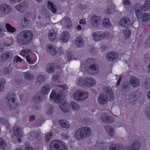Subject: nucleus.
Listing matches in <instances>:
<instances>
[{
  "mask_svg": "<svg viewBox=\"0 0 150 150\" xmlns=\"http://www.w3.org/2000/svg\"><path fill=\"white\" fill-rule=\"evenodd\" d=\"M50 98L53 99L54 101L57 103H59L60 109L65 112H69L70 106L68 103L64 100L63 97L59 93H57L56 90H53L51 93Z\"/></svg>",
  "mask_w": 150,
  "mask_h": 150,
  "instance_id": "f257e3e1",
  "label": "nucleus"
},
{
  "mask_svg": "<svg viewBox=\"0 0 150 150\" xmlns=\"http://www.w3.org/2000/svg\"><path fill=\"white\" fill-rule=\"evenodd\" d=\"M33 37V33L30 30H24L21 31L18 35L17 40L22 45H26L30 42Z\"/></svg>",
  "mask_w": 150,
  "mask_h": 150,
  "instance_id": "f03ea898",
  "label": "nucleus"
},
{
  "mask_svg": "<svg viewBox=\"0 0 150 150\" xmlns=\"http://www.w3.org/2000/svg\"><path fill=\"white\" fill-rule=\"evenodd\" d=\"M50 150H67V148L65 144L56 140L52 141L49 145Z\"/></svg>",
  "mask_w": 150,
  "mask_h": 150,
  "instance_id": "7ed1b4c3",
  "label": "nucleus"
},
{
  "mask_svg": "<svg viewBox=\"0 0 150 150\" xmlns=\"http://www.w3.org/2000/svg\"><path fill=\"white\" fill-rule=\"evenodd\" d=\"M73 96L75 100L80 101L87 98L88 96V94L85 91L79 90L74 93Z\"/></svg>",
  "mask_w": 150,
  "mask_h": 150,
  "instance_id": "20e7f679",
  "label": "nucleus"
},
{
  "mask_svg": "<svg viewBox=\"0 0 150 150\" xmlns=\"http://www.w3.org/2000/svg\"><path fill=\"white\" fill-rule=\"evenodd\" d=\"M140 94L141 93L138 90H137L132 93L130 95L128 96L127 98L129 100V102L132 105L135 104L137 99L140 97Z\"/></svg>",
  "mask_w": 150,
  "mask_h": 150,
  "instance_id": "39448f33",
  "label": "nucleus"
},
{
  "mask_svg": "<svg viewBox=\"0 0 150 150\" xmlns=\"http://www.w3.org/2000/svg\"><path fill=\"white\" fill-rule=\"evenodd\" d=\"M101 120L103 123L108 124L112 123L115 120L114 117L107 113H103L102 115Z\"/></svg>",
  "mask_w": 150,
  "mask_h": 150,
  "instance_id": "423d86ee",
  "label": "nucleus"
},
{
  "mask_svg": "<svg viewBox=\"0 0 150 150\" xmlns=\"http://www.w3.org/2000/svg\"><path fill=\"white\" fill-rule=\"evenodd\" d=\"M101 21L100 17L96 15H94L91 18V23L93 27L98 28L100 25Z\"/></svg>",
  "mask_w": 150,
  "mask_h": 150,
  "instance_id": "0eeeda50",
  "label": "nucleus"
},
{
  "mask_svg": "<svg viewBox=\"0 0 150 150\" xmlns=\"http://www.w3.org/2000/svg\"><path fill=\"white\" fill-rule=\"evenodd\" d=\"M140 146L139 142L137 140H135L131 144L130 147L126 146L123 150H139Z\"/></svg>",
  "mask_w": 150,
  "mask_h": 150,
  "instance_id": "6e6552de",
  "label": "nucleus"
},
{
  "mask_svg": "<svg viewBox=\"0 0 150 150\" xmlns=\"http://www.w3.org/2000/svg\"><path fill=\"white\" fill-rule=\"evenodd\" d=\"M11 11V7L9 5L4 4L0 6V12L2 15L9 13Z\"/></svg>",
  "mask_w": 150,
  "mask_h": 150,
  "instance_id": "1a4fd4ad",
  "label": "nucleus"
},
{
  "mask_svg": "<svg viewBox=\"0 0 150 150\" xmlns=\"http://www.w3.org/2000/svg\"><path fill=\"white\" fill-rule=\"evenodd\" d=\"M13 56V52L11 51L6 52L0 55V61L1 62H4L7 59L12 57Z\"/></svg>",
  "mask_w": 150,
  "mask_h": 150,
  "instance_id": "9d476101",
  "label": "nucleus"
},
{
  "mask_svg": "<svg viewBox=\"0 0 150 150\" xmlns=\"http://www.w3.org/2000/svg\"><path fill=\"white\" fill-rule=\"evenodd\" d=\"M99 67L97 64L90 65L87 70L88 72L91 74H96L99 71Z\"/></svg>",
  "mask_w": 150,
  "mask_h": 150,
  "instance_id": "9b49d317",
  "label": "nucleus"
},
{
  "mask_svg": "<svg viewBox=\"0 0 150 150\" xmlns=\"http://www.w3.org/2000/svg\"><path fill=\"white\" fill-rule=\"evenodd\" d=\"M107 59L110 61H113L118 57L117 53L115 51L109 52L106 54Z\"/></svg>",
  "mask_w": 150,
  "mask_h": 150,
  "instance_id": "f8f14e48",
  "label": "nucleus"
},
{
  "mask_svg": "<svg viewBox=\"0 0 150 150\" xmlns=\"http://www.w3.org/2000/svg\"><path fill=\"white\" fill-rule=\"evenodd\" d=\"M57 32L54 29H52L49 32L48 35V38L50 41L54 42L57 39L58 35Z\"/></svg>",
  "mask_w": 150,
  "mask_h": 150,
  "instance_id": "ddd939ff",
  "label": "nucleus"
},
{
  "mask_svg": "<svg viewBox=\"0 0 150 150\" xmlns=\"http://www.w3.org/2000/svg\"><path fill=\"white\" fill-rule=\"evenodd\" d=\"M61 23L63 25L66 26L67 28H70L72 26V23L71 19L67 17H64L61 21Z\"/></svg>",
  "mask_w": 150,
  "mask_h": 150,
  "instance_id": "4468645a",
  "label": "nucleus"
},
{
  "mask_svg": "<svg viewBox=\"0 0 150 150\" xmlns=\"http://www.w3.org/2000/svg\"><path fill=\"white\" fill-rule=\"evenodd\" d=\"M13 129V134L15 136L18 137H22L23 135V132L22 128L15 126L14 127Z\"/></svg>",
  "mask_w": 150,
  "mask_h": 150,
  "instance_id": "2eb2a0df",
  "label": "nucleus"
},
{
  "mask_svg": "<svg viewBox=\"0 0 150 150\" xmlns=\"http://www.w3.org/2000/svg\"><path fill=\"white\" fill-rule=\"evenodd\" d=\"M46 50L47 52L52 56L56 55L57 52L54 47L51 44L47 45L46 46Z\"/></svg>",
  "mask_w": 150,
  "mask_h": 150,
  "instance_id": "dca6fc26",
  "label": "nucleus"
},
{
  "mask_svg": "<svg viewBox=\"0 0 150 150\" xmlns=\"http://www.w3.org/2000/svg\"><path fill=\"white\" fill-rule=\"evenodd\" d=\"M75 137L76 139L79 140L81 139H85L81 127L78 129L76 131Z\"/></svg>",
  "mask_w": 150,
  "mask_h": 150,
  "instance_id": "f3484780",
  "label": "nucleus"
},
{
  "mask_svg": "<svg viewBox=\"0 0 150 150\" xmlns=\"http://www.w3.org/2000/svg\"><path fill=\"white\" fill-rule=\"evenodd\" d=\"M70 38V34L67 31L63 32L60 35V38L63 42H67Z\"/></svg>",
  "mask_w": 150,
  "mask_h": 150,
  "instance_id": "a211bd4d",
  "label": "nucleus"
},
{
  "mask_svg": "<svg viewBox=\"0 0 150 150\" xmlns=\"http://www.w3.org/2000/svg\"><path fill=\"white\" fill-rule=\"evenodd\" d=\"M129 81L131 85L134 87H137L139 85V79L134 76H132L130 78Z\"/></svg>",
  "mask_w": 150,
  "mask_h": 150,
  "instance_id": "6ab92c4d",
  "label": "nucleus"
},
{
  "mask_svg": "<svg viewBox=\"0 0 150 150\" xmlns=\"http://www.w3.org/2000/svg\"><path fill=\"white\" fill-rule=\"evenodd\" d=\"M115 8V5L112 3L105 10V14L107 15L112 14L113 13Z\"/></svg>",
  "mask_w": 150,
  "mask_h": 150,
  "instance_id": "aec40b11",
  "label": "nucleus"
},
{
  "mask_svg": "<svg viewBox=\"0 0 150 150\" xmlns=\"http://www.w3.org/2000/svg\"><path fill=\"white\" fill-rule=\"evenodd\" d=\"M51 86L49 84L45 85L42 86L41 88V92L44 95L47 94L50 91Z\"/></svg>",
  "mask_w": 150,
  "mask_h": 150,
  "instance_id": "412c9836",
  "label": "nucleus"
},
{
  "mask_svg": "<svg viewBox=\"0 0 150 150\" xmlns=\"http://www.w3.org/2000/svg\"><path fill=\"white\" fill-rule=\"evenodd\" d=\"M93 37L95 41H99L103 39L102 31H97L95 32L93 34Z\"/></svg>",
  "mask_w": 150,
  "mask_h": 150,
  "instance_id": "4be33fe9",
  "label": "nucleus"
},
{
  "mask_svg": "<svg viewBox=\"0 0 150 150\" xmlns=\"http://www.w3.org/2000/svg\"><path fill=\"white\" fill-rule=\"evenodd\" d=\"M81 127L85 139L87 137H89L91 133V129L90 127Z\"/></svg>",
  "mask_w": 150,
  "mask_h": 150,
  "instance_id": "5701e85b",
  "label": "nucleus"
},
{
  "mask_svg": "<svg viewBox=\"0 0 150 150\" xmlns=\"http://www.w3.org/2000/svg\"><path fill=\"white\" fill-rule=\"evenodd\" d=\"M84 42L83 38L80 37H77L75 40V44L78 47H82L84 45Z\"/></svg>",
  "mask_w": 150,
  "mask_h": 150,
  "instance_id": "b1692460",
  "label": "nucleus"
},
{
  "mask_svg": "<svg viewBox=\"0 0 150 150\" xmlns=\"http://www.w3.org/2000/svg\"><path fill=\"white\" fill-rule=\"evenodd\" d=\"M108 100L107 95L104 94L100 95L99 96L98 102L101 104H105Z\"/></svg>",
  "mask_w": 150,
  "mask_h": 150,
  "instance_id": "393cba45",
  "label": "nucleus"
},
{
  "mask_svg": "<svg viewBox=\"0 0 150 150\" xmlns=\"http://www.w3.org/2000/svg\"><path fill=\"white\" fill-rule=\"evenodd\" d=\"M27 8V6L25 3H21L16 6V9L20 12L25 11Z\"/></svg>",
  "mask_w": 150,
  "mask_h": 150,
  "instance_id": "a878e982",
  "label": "nucleus"
},
{
  "mask_svg": "<svg viewBox=\"0 0 150 150\" xmlns=\"http://www.w3.org/2000/svg\"><path fill=\"white\" fill-rule=\"evenodd\" d=\"M122 27L128 28L131 25V23L129 18L127 17L122 19Z\"/></svg>",
  "mask_w": 150,
  "mask_h": 150,
  "instance_id": "bb28decb",
  "label": "nucleus"
},
{
  "mask_svg": "<svg viewBox=\"0 0 150 150\" xmlns=\"http://www.w3.org/2000/svg\"><path fill=\"white\" fill-rule=\"evenodd\" d=\"M86 82V86L88 87L93 86L95 84V81L92 78L87 77L85 78Z\"/></svg>",
  "mask_w": 150,
  "mask_h": 150,
  "instance_id": "cd10ccee",
  "label": "nucleus"
},
{
  "mask_svg": "<svg viewBox=\"0 0 150 150\" xmlns=\"http://www.w3.org/2000/svg\"><path fill=\"white\" fill-rule=\"evenodd\" d=\"M16 100H9L7 102V106L11 109L13 110L16 108Z\"/></svg>",
  "mask_w": 150,
  "mask_h": 150,
  "instance_id": "c85d7f7f",
  "label": "nucleus"
},
{
  "mask_svg": "<svg viewBox=\"0 0 150 150\" xmlns=\"http://www.w3.org/2000/svg\"><path fill=\"white\" fill-rule=\"evenodd\" d=\"M102 24L103 27L106 28H109L111 26L110 20L107 18H104L103 19Z\"/></svg>",
  "mask_w": 150,
  "mask_h": 150,
  "instance_id": "c756f323",
  "label": "nucleus"
},
{
  "mask_svg": "<svg viewBox=\"0 0 150 150\" xmlns=\"http://www.w3.org/2000/svg\"><path fill=\"white\" fill-rule=\"evenodd\" d=\"M55 68V65L54 64H49L46 66V71L48 73H52L54 71Z\"/></svg>",
  "mask_w": 150,
  "mask_h": 150,
  "instance_id": "7c9ffc66",
  "label": "nucleus"
},
{
  "mask_svg": "<svg viewBox=\"0 0 150 150\" xmlns=\"http://www.w3.org/2000/svg\"><path fill=\"white\" fill-rule=\"evenodd\" d=\"M23 75L24 79L26 80H32L34 78L33 75L28 71L23 72Z\"/></svg>",
  "mask_w": 150,
  "mask_h": 150,
  "instance_id": "2f4dec72",
  "label": "nucleus"
},
{
  "mask_svg": "<svg viewBox=\"0 0 150 150\" xmlns=\"http://www.w3.org/2000/svg\"><path fill=\"white\" fill-rule=\"evenodd\" d=\"M121 145L119 144H113L110 145L109 146L110 150H121Z\"/></svg>",
  "mask_w": 150,
  "mask_h": 150,
  "instance_id": "473e14b6",
  "label": "nucleus"
},
{
  "mask_svg": "<svg viewBox=\"0 0 150 150\" xmlns=\"http://www.w3.org/2000/svg\"><path fill=\"white\" fill-rule=\"evenodd\" d=\"M104 91L108 95L112 97L114 96V92L112 89L109 87H105L104 88Z\"/></svg>",
  "mask_w": 150,
  "mask_h": 150,
  "instance_id": "72a5a7b5",
  "label": "nucleus"
},
{
  "mask_svg": "<svg viewBox=\"0 0 150 150\" xmlns=\"http://www.w3.org/2000/svg\"><path fill=\"white\" fill-rule=\"evenodd\" d=\"M58 123L60 126L63 128H68L69 127V125L67 121L65 120H59Z\"/></svg>",
  "mask_w": 150,
  "mask_h": 150,
  "instance_id": "f704fd0d",
  "label": "nucleus"
},
{
  "mask_svg": "<svg viewBox=\"0 0 150 150\" xmlns=\"http://www.w3.org/2000/svg\"><path fill=\"white\" fill-rule=\"evenodd\" d=\"M48 8L53 13H55L57 11L56 6L54 5L50 1H48Z\"/></svg>",
  "mask_w": 150,
  "mask_h": 150,
  "instance_id": "c9c22d12",
  "label": "nucleus"
},
{
  "mask_svg": "<svg viewBox=\"0 0 150 150\" xmlns=\"http://www.w3.org/2000/svg\"><path fill=\"white\" fill-rule=\"evenodd\" d=\"M30 23V21L28 18L24 17L22 21L21 26L23 28H25Z\"/></svg>",
  "mask_w": 150,
  "mask_h": 150,
  "instance_id": "e433bc0d",
  "label": "nucleus"
},
{
  "mask_svg": "<svg viewBox=\"0 0 150 150\" xmlns=\"http://www.w3.org/2000/svg\"><path fill=\"white\" fill-rule=\"evenodd\" d=\"M6 30L10 33H12L16 31V28L12 26L8 23L6 24Z\"/></svg>",
  "mask_w": 150,
  "mask_h": 150,
  "instance_id": "4c0bfd02",
  "label": "nucleus"
},
{
  "mask_svg": "<svg viewBox=\"0 0 150 150\" xmlns=\"http://www.w3.org/2000/svg\"><path fill=\"white\" fill-rule=\"evenodd\" d=\"M124 30V38L127 39L129 38L131 36V32L128 28H126Z\"/></svg>",
  "mask_w": 150,
  "mask_h": 150,
  "instance_id": "58836bf2",
  "label": "nucleus"
},
{
  "mask_svg": "<svg viewBox=\"0 0 150 150\" xmlns=\"http://www.w3.org/2000/svg\"><path fill=\"white\" fill-rule=\"evenodd\" d=\"M71 106L72 108L74 111H77L80 108V106L79 104L73 101L71 102Z\"/></svg>",
  "mask_w": 150,
  "mask_h": 150,
  "instance_id": "ea45409f",
  "label": "nucleus"
},
{
  "mask_svg": "<svg viewBox=\"0 0 150 150\" xmlns=\"http://www.w3.org/2000/svg\"><path fill=\"white\" fill-rule=\"evenodd\" d=\"M45 79L43 76L41 75H38L36 78V82L39 85H40L45 81Z\"/></svg>",
  "mask_w": 150,
  "mask_h": 150,
  "instance_id": "a19ab883",
  "label": "nucleus"
},
{
  "mask_svg": "<svg viewBox=\"0 0 150 150\" xmlns=\"http://www.w3.org/2000/svg\"><path fill=\"white\" fill-rule=\"evenodd\" d=\"M16 97L15 94L13 93H9L6 96L7 101L9 100H16Z\"/></svg>",
  "mask_w": 150,
  "mask_h": 150,
  "instance_id": "79ce46f5",
  "label": "nucleus"
},
{
  "mask_svg": "<svg viewBox=\"0 0 150 150\" xmlns=\"http://www.w3.org/2000/svg\"><path fill=\"white\" fill-rule=\"evenodd\" d=\"M28 134L30 136V139L32 140L36 139L38 135V132L34 131L31 132L29 133Z\"/></svg>",
  "mask_w": 150,
  "mask_h": 150,
  "instance_id": "37998d69",
  "label": "nucleus"
},
{
  "mask_svg": "<svg viewBox=\"0 0 150 150\" xmlns=\"http://www.w3.org/2000/svg\"><path fill=\"white\" fill-rule=\"evenodd\" d=\"M150 19V14L146 13H144L142 20V22H146Z\"/></svg>",
  "mask_w": 150,
  "mask_h": 150,
  "instance_id": "c03bdc74",
  "label": "nucleus"
},
{
  "mask_svg": "<svg viewBox=\"0 0 150 150\" xmlns=\"http://www.w3.org/2000/svg\"><path fill=\"white\" fill-rule=\"evenodd\" d=\"M130 86V84L128 81L124 82L122 85V92H126L129 89Z\"/></svg>",
  "mask_w": 150,
  "mask_h": 150,
  "instance_id": "a18cd8bd",
  "label": "nucleus"
},
{
  "mask_svg": "<svg viewBox=\"0 0 150 150\" xmlns=\"http://www.w3.org/2000/svg\"><path fill=\"white\" fill-rule=\"evenodd\" d=\"M77 83L81 87L86 86V82L85 80V78H82L78 80V81Z\"/></svg>",
  "mask_w": 150,
  "mask_h": 150,
  "instance_id": "49530a36",
  "label": "nucleus"
},
{
  "mask_svg": "<svg viewBox=\"0 0 150 150\" xmlns=\"http://www.w3.org/2000/svg\"><path fill=\"white\" fill-rule=\"evenodd\" d=\"M44 122V120L42 118H41L35 122L33 126L34 127L41 126L43 123Z\"/></svg>",
  "mask_w": 150,
  "mask_h": 150,
  "instance_id": "de8ad7c7",
  "label": "nucleus"
},
{
  "mask_svg": "<svg viewBox=\"0 0 150 150\" xmlns=\"http://www.w3.org/2000/svg\"><path fill=\"white\" fill-rule=\"evenodd\" d=\"M13 42V39L10 38L8 39L7 41H5L4 42V44L5 46L8 47L12 44Z\"/></svg>",
  "mask_w": 150,
  "mask_h": 150,
  "instance_id": "09e8293b",
  "label": "nucleus"
},
{
  "mask_svg": "<svg viewBox=\"0 0 150 150\" xmlns=\"http://www.w3.org/2000/svg\"><path fill=\"white\" fill-rule=\"evenodd\" d=\"M106 129L107 130L109 135L111 137L112 136L114 132H115V129L111 127H109L108 129Z\"/></svg>",
  "mask_w": 150,
  "mask_h": 150,
  "instance_id": "8fccbe9b",
  "label": "nucleus"
},
{
  "mask_svg": "<svg viewBox=\"0 0 150 150\" xmlns=\"http://www.w3.org/2000/svg\"><path fill=\"white\" fill-rule=\"evenodd\" d=\"M6 146V141L2 138L0 137V148L4 149Z\"/></svg>",
  "mask_w": 150,
  "mask_h": 150,
  "instance_id": "3c124183",
  "label": "nucleus"
},
{
  "mask_svg": "<svg viewBox=\"0 0 150 150\" xmlns=\"http://www.w3.org/2000/svg\"><path fill=\"white\" fill-rule=\"evenodd\" d=\"M134 7L135 12L142 11V6L138 3L135 4Z\"/></svg>",
  "mask_w": 150,
  "mask_h": 150,
  "instance_id": "603ef678",
  "label": "nucleus"
},
{
  "mask_svg": "<svg viewBox=\"0 0 150 150\" xmlns=\"http://www.w3.org/2000/svg\"><path fill=\"white\" fill-rule=\"evenodd\" d=\"M57 89H60L61 92H67V86L64 85H58L57 86Z\"/></svg>",
  "mask_w": 150,
  "mask_h": 150,
  "instance_id": "864d4df0",
  "label": "nucleus"
},
{
  "mask_svg": "<svg viewBox=\"0 0 150 150\" xmlns=\"http://www.w3.org/2000/svg\"><path fill=\"white\" fill-rule=\"evenodd\" d=\"M0 124L6 126L8 124L7 120L3 117L0 118Z\"/></svg>",
  "mask_w": 150,
  "mask_h": 150,
  "instance_id": "5fc2aeb1",
  "label": "nucleus"
},
{
  "mask_svg": "<svg viewBox=\"0 0 150 150\" xmlns=\"http://www.w3.org/2000/svg\"><path fill=\"white\" fill-rule=\"evenodd\" d=\"M53 134V133L51 131H50L46 134L45 136L46 139L48 141L50 140L52 138Z\"/></svg>",
  "mask_w": 150,
  "mask_h": 150,
  "instance_id": "6e6d98bb",
  "label": "nucleus"
},
{
  "mask_svg": "<svg viewBox=\"0 0 150 150\" xmlns=\"http://www.w3.org/2000/svg\"><path fill=\"white\" fill-rule=\"evenodd\" d=\"M144 46L145 48L150 47V35L148 37L146 42H145Z\"/></svg>",
  "mask_w": 150,
  "mask_h": 150,
  "instance_id": "4d7b16f0",
  "label": "nucleus"
},
{
  "mask_svg": "<svg viewBox=\"0 0 150 150\" xmlns=\"http://www.w3.org/2000/svg\"><path fill=\"white\" fill-rule=\"evenodd\" d=\"M5 83V80L3 79H0V92L3 90L4 85Z\"/></svg>",
  "mask_w": 150,
  "mask_h": 150,
  "instance_id": "13d9d810",
  "label": "nucleus"
},
{
  "mask_svg": "<svg viewBox=\"0 0 150 150\" xmlns=\"http://www.w3.org/2000/svg\"><path fill=\"white\" fill-rule=\"evenodd\" d=\"M41 97L39 94H36L33 98V101L35 102H39L41 100Z\"/></svg>",
  "mask_w": 150,
  "mask_h": 150,
  "instance_id": "bf43d9fd",
  "label": "nucleus"
},
{
  "mask_svg": "<svg viewBox=\"0 0 150 150\" xmlns=\"http://www.w3.org/2000/svg\"><path fill=\"white\" fill-rule=\"evenodd\" d=\"M25 150H34L33 147L27 142L25 143Z\"/></svg>",
  "mask_w": 150,
  "mask_h": 150,
  "instance_id": "052dcab7",
  "label": "nucleus"
},
{
  "mask_svg": "<svg viewBox=\"0 0 150 150\" xmlns=\"http://www.w3.org/2000/svg\"><path fill=\"white\" fill-rule=\"evenodd\" d=\"M137 18L139 19H141L143 18V14H142V11H137L135 12Z\"/></svg>",
  "mask_w": 150,
  "mask_h": 150,
  "instance_id": "680f3d73",
  "label": "nucleus"
},
{
  "mask_svg": "<svg viewBox=\"0 0 150 150\" xmlns=\"http://www.w3.org/2000/svg\"><path fill=\"white\" fill-rule=\"evenodd\" d=\"M5 31V29L3 26L2 25H0V37L4 35Z\"/></svg>",
  "mask_w": 150,
  "mask_h": 150,
  "instance_id": "e2e57ef3",
  "label": "nucleus"
},
{
  "mask_svg": "<svg viewBox=\"0 0 150 150\" xmlns=\"http://www.w3.org/2000/svg\"><path fill=\"white\" fill-rule=\"evenodd\" d=\"M13 62H22V59L18 56H16L14 57L13 59Z\"/></svg>",
  "mask_w": 150,
  "mask_h": 150,
  "instance_id": "0e129e2a",
  "label": "nucleus"
},
{
  "mask_svg": "<svg viewBox=\"0 0 150 150\" xmlns=\"http://www.w3.org/2000/svg\"><path fill=\"white\" fill-rule=\"evenodd\" d=\"M30 51L29 49H26L22 50L21 53V54L23 56H25V55Z\"/></svg>",
  "mask_w": 150,
  "mask_h": 150,
  "instance_id": "69168bd1",
  "label": "nucleus"
},
{
  "mask_svg": "<svg viewBox=\"0 0 150 150\" xmlns=\"http://www.w3.org/2000/svg\"><path fill=\"white\" fill-rule=\"evenodd\" d=\"M26 59L27 61V62L28 63L32 64L34 63V62L33 60L32 59V58L30 57L28 55L26 57Z\"/></svg>",
  "mask_w": 150,
  "mask_h": 150,
  "instance_id": "338daca9",
  "label": "nucleus"
},
{
  "mask_svg": "<svg viewBox=\"0 0 150 150\" xmlns=\"http://www.w3.org/2000/svg\"><path fill=\"white\" fill-rule=\"evenodd\" d=\"M146 110V113L148 117L150 119V105L147 107Z\"/></svg>",
  "mask_w": 150,
  "mask_h": 150,
  "instance_id": "774afa93",
  "label": "nucleus"
}]
</instances>
